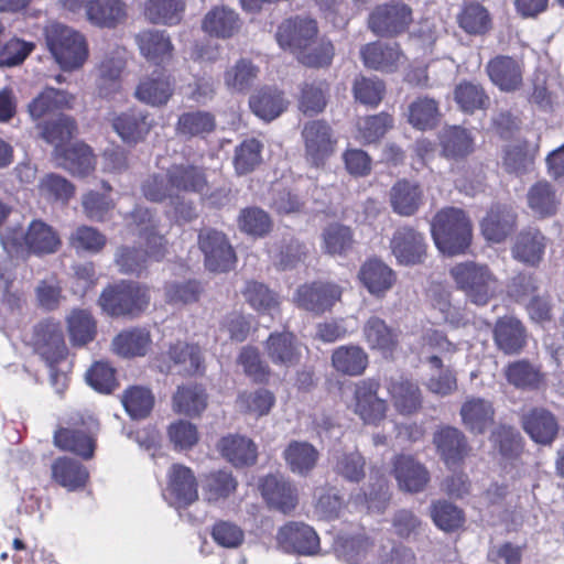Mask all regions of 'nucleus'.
I'll use <instances>...</instances> for the list:
<instances>
[{
  "instance_id": "412c9836",
  "label": "nucleus",
  "mask_w": 564,
  "mask_h": 564,
  "mask_svg": "<svg viewBox=\"0 0 564 564\" xmlns=\"http://www.w3.org/2000/svg\"><path fill=\"white\" fill-rule=\"evenodd\" d=\"M527 204L534 217L544 219L557 213L561 198L547 181H539L528 189Z\"/></svg>"
},
{
  "instance_id": "cd10ccee",
  "label": "nucleus",
  "mask_w": 564,
  "mask_h": 564,
  "mask_svg": "<svg viewBox=\"0 0 564 564\" xmlns=\"http://www.w3.org/2000/svg\"><path fill=\"white\" fill-rule=\"evenodd\" d=\"M423 200V191L417 183L401 180L390 189V203L394 213L400 216H412Z\"/></svg>"
},
{
  "instance_id": "a211bd4d",
  "label": "nucleus",
  "mask_w": 564,
  "mask_h": 564,
  "mask_svg": "<svg viewBox=\"0 0 564 564\" xmlns=\"http://www.w3.org/2000/svg\"><path fill=\"white\" fill-rule=\"evenodd\" d=\"M260 491L268 505L288 513L296 503V490L282 475H268L260 482Z\"/></svg>"
},
{
  "instance_id": "e433bc0d",
  "label": "nucleus",
  "mask_w": 564,
  "mask_h": 564,
  "mask_svg": "<svg viewBox=\"0 0 564 564\" xmlns=\"http://www.w3.org/2000/svg\"><path fill=\"white\" fill-rule=\"evenodd\" d=\"M167 177L174 195L202 193L207 185L204 172L193 165H174L167 171Z\"/></svg>"
},
{
  "instance_id": "72a5a7b5",
  "label": "nucleus",
  "mask_w": 564,
  "mask_h": 564,
  "mask_svg": "<svg viewBox=\"0 0 564 564\" xmlns=\"http://www.w3.org/2000/svg\"><path fill=\"white\" fill-rule=\"evenodd\" d=\"M393 405L401 414H412L422 405L421 390L414 381L400 377L388 387Z\"/></svg>"
},
{
  "instance_id": "7ed1b4c3",
  "label": "nucleus",
  "mask_w": 564,
  "mask_h": 564,
  "mask_svg": "<svg viewBox=\"0 0 564 564\" xmlns=\"http://www.w3.org/2000/svg\"><path fill=\"white\" fill-rule=\"evenodd\" d=\"M150 302L149 289L133 281L109 284L98 297L101 311L111 317H137Z\"/></svg>"
},
{
  "instance_id": "4be33fe9",
  "label": "nucleus",
  "mask_w": 564,
  "mask_h": 564,
  "mask_svg": "<svg viewBox=\"0 0 564 564\" xmlns=\"http://www.w3.org/2000/svg\"><path fill=\"white\" fill-rule=\"evenodd\" d=\"M460 416L465 427L473 434H484L494 423L495 409L481 398H470L460 408Z\"/></svg>"
},
{
  "instance_id": "f03ea898",
  "label": "nucleus",
  "mask_w": 564,
  "mask_h": 564,
  "mask_svg": "<svg viewBox=\"0 0 564 564\" xmlns=\"http://www.w3.org/2000/svg\"><path fill=\"white\" fill-rule=\"evenodd\" d=\"M431 232L437 249L448 256L464 253L473 237L470 219L464 210L454 207L444 208L435 215Z\"/></svg>"
},
{
  "instance_id": "ea45409f",
  "label": "nucleus",
  "mask_w": 564,
  "mask_h": 564,
  "mask_svg": "<svg viewBox=\"0 0 564 564\" xmlns=\"http://www.w3.org/2000/svg\"><path fill=\"white\" fill-rule=\"evenodd\" d=\"M283 457L292 473L304 476L315 467L318 452L307 442L292 441L284 449Z\"/></svg>"
},
{
  "instance_id": "9b49d317",
  "label": "nucleus",
  "mask_w": 564,
  "mask_h": 564,
  "mask_svg": "<svg viewBox=\"0 0 564 564\" xmlns=\"http://www.w3.org/2000/svg\"><path fill=\"white\" fill-rule=\"evenodd\" d=\"M341 296L339 285L330 282L304 284L296 290V304L316 314L329 310Z\"/></svg>"
},
{
  "instance_id": "423d86ee",
  "label": "nucleus",
  "mask_w": 564,
  "mask_h": 564,
  "mask_svg": "<svg viewBox=\"0 0 564 564\" xmlns=\"http://www.w3.org/2000/svg\"><path fill=\"white\" fill-rule=\"evenodd\" d=\"M302 140L305 160L313 166H322L335 153L337 138L325 120H312L303 126Z\"/></svg>"
},
{
  "instance_id": "13d9d810",
  "label": "nucleus",
  "mask_w": 564,
  "mask_h": 564,
  "mask_svg": "<svg viewBox=\"0 0 564 564\" xmlns=\"http://www.w3.org/2000/svg\"><path fill=\"white\" fill-rule=\"evenodd\" d=\"M328 85L324 80L304 83L301 88L299 108L304 115L322 112L327 104Z\"/></svg>"
},
{
  "instance_id": "393cba45",
  "label": "nucleus",
  "mask_w": 564,
  "mask_h": 564,
  "mask_svg": "<svg viewBox=\"0 0 564 564\" xmlns=\"http://www.w3.org/2000/svg\"><path fill=\"white\" fill-rule=\"evenodd\" d=\"M238 14L227 7H215L208 11L202 22V29L218 39L232 37L240 29Z\"/></svg>"
},
{
  "instance_id": "5701e85b",
  "label": "nucleus",
  "mask_w": 564,
  "mask_h": 564,
  "mask_svg": "<svg viewBox=\"0 0 564 564\" xmlns=\"http://www.w3.org/2000/svg\"><path fill=\"white\" fill-rule=\"evenodd\" d=\"M141 54L156 64L172 58L173 44L165 31L145 30L135 36Z\"/></svg>"
},
{
  "instance_id": "f257e3e1",
  "label": "nucleus",
  "mask_w": 564,
  "mask_h": 564,
  "mask_svg": "<svg viewBox=\"0 0 564 564\" xmlns=\"http://www.w3.org/2000/svg\"><path fill=\"white\" fill-rule=\"evenodd\" d=\"M0 241L11 258L53 253L61 245L56 231L42 220H33L26 230L21 227L7 228Z\"/></svg>"
},
{
  "instance_id": "338daca9",
  "label": "nucleus",
  "mask_w": 564,
  "mask_h": 564,
  "mask_svg": "<svg viewBox=\"0 0 564 564\" xmlns=\"http://www.w3.org/2000/svg\"><path fill=\"white\" fill-rule=\"evenodd\" d=\"M76 130L75 121L67 116H59L46 122L43 128V138L55 145L54 154H59L64 149L63 144L72 138Z\"/></svg>"
},
{
  "instance_id": "de8ad7c7",
  "label": "nucleus",
  "mask_w": 564,
  "mask_h": 564,
  "mask_svg": "<svg viewBox=\"0 0 564 564\" xmlns=\"http://www.w3.org/2000/svg\"><path fill=\"white\" fill-rule=\"evenodd\" d=\"M33 344L43 352H63L66 345L61 324L53 319L39 323L34 327Z\"/></svg>"
},
{
  "instance_id": "f8f14e48",
  "label": "nucleus",
  "mask_w": 564,
  "mask_h": 564,
  "mask_svg": "<svg viewBox=\"0 0 564 564\" xmlns=\"http://www.w3.org/2000/svg\"><path fill=\"white\" fill-rule=\"evenodd\" d=\"M169 484L165 497L169 502L176 507H185L198 498L197 482L191 468L174 464L169 470Z\"/></svg>"
},
{
  "instance_id": "c03bdc74",
  "label": "nucleus",
  "mask_w": 564,
  "mask_h": 564,
  "mask_svg": "<svg viewBox=\"0 0 564 564\" xmlns=\"http://www.w3.org/2000/svg\"><path fill=\"white\" fill-rule=\"evenodd\" d=\"M441 117L438 102L429 97H419L408 108L409 123L421 131L433 129Z\"/></svg>"
},
{
  "instance_id": "20e7f679",
  "label": "nucleus",
  "mask_w": 564,
  "mask_h": 564,
  "mask_svg": "<svg viewBox=\"0 0 564 564\" xmlns=\"http://www.w3.org/2000/svg\"><path fill=\"white\" fill-rule=\"evenodd\" d=\"M51 54L64 70L79 68L88 57L85 36L65 24L53 22L44 29Z\"/></svg>"
},
{
  "instance_id": "b1692460",
  "label": "nucleus",
  "mask_w": 564,
  "mask_h": 564,
  "mask_svg": "<svg viewBox=\"0 0 564 564\" xmlns=\"http://www.w3.org/2000/svg\"><path fill=\"white\" fill-rule=\"evenodd\" d=\"M524 431L540 444H551L558 431L554 415L544 409H533L522 417Z\"/></svg>"
},
{
  "instance_id": "c756f323",
  "label": "nucleus",
  "mask_w": 564,
  "mask_h": 564,
  "mask_svg": "<svg viewBox=\"0 0 564 564\" xmlns=\"http://www.w3.org/2000/svg\"><path fill=\"white\" fill-rule=\"evenodd\" d=\"M360 55L366 67L383 72H392L402 57L397 44H383L381 42L364 45Z\"/></svg>"
},
{
  "instance_id": "0e129e2a",
  "label": "nucleus",
  "mask_w": 564,
  "mask_h": 564,
  "mask_svg": "<svg viewBox=\"0 0 564 564\" xmlns=\"http://www.w3.org/2000/svg\"><path fill=\"white\" fill-rule=\"evenodd\" d=\"M521 437L519 432L507 425L497 426L490 434V442L495 451L502 458L511 459L518 456L521 451Z\"/></svg>"
},
{
  "instance_id": "79ce46f5",
  "label": "nucleus",
  "mask_w": 564,
  "mask_h": 564,
  "mask_svg": "<svg viewBox=\"0 0 564 564\" xmlns=\"http://www.w3.org/2000/svg\"><path fill=\"white\" fill-rule=\"evenodd\" d=\"M52 476L61 486L68 490H76L85 486L88 471L78 460L61 457L52 465Z\"/></svg>"
},
{
  "instance_id": "2f4dec72",
  "label": "nucleus",
  "mask_w": 564,
  "mask_h": 564,
  "mask_svg": "<svg viewBox=\"0 0 564 564\" xmlns=\"http://www.w3.org/2000/svg\"><path fill=\"white\" fill-rule=\"evenodd\" d=\"M358 276L365 288L373 295L386 293L395 281L393 271L378 259H370L365 262Z\"/></svg>"
},
{
  "instance_id": "6ab92c4d",
  "label": "nucleus",
  "mask_w": 564,
  "mask_h": 564,
  "mask_svg": "<svg viewBox=\"0 0 564 564\" xmlns=\"http://www.w3.org/2000/svg\"><path fill=\"white\" fill-rule=\"evenodd\" d=\"M433 443L447 466H455L468 454L467 438L453 426H443L434 433Z\"/></svg>"
},
{
  "instance_id": "a878e982",
  "label": "nucleus",
  "mask_w": 564,
  "mask_h": 564,
  "mask_svg": "<svg viewBox=\"0 0 564 564\" xmlns=\"http://www.w3.org/2000/svg\"><path fill=\"white\" fill-rule=\"evenodd\" d=\"M57 164L69 173L86 176L94 171L96 165L91 149L82 142H76L55 154Z\"/></svg>"
},
{
  "instance_id": "603ef678",
  "label": "nucleus",
  "mask_w": 564,
  "mask_h": 564,
  "mask_svg": "<svg viewBox=\"0 0 564 564\" xmlns=\"http://www.w3.org/2000/svg\"><path fill=\"white\" fill-rule=\"evenodd\" d=\"M54 444L63 449L73 452L85 459L94 454V441L83 431L73 429H61L54 434Z\"/></svg>"
},
{
  "instance_id": "1a4fd4ad",
  "label": "nucleus",
  "mask_w": 564,
  "mask_h": 564,
  "mask_svg": "<svg viewBox=\"0 0 564 564\" xmlns=\"http://www.w3.org/2000/svg\"><path fill=\"white\" fill-rule=\"evenodd\" d=\"M317 34L318 28L315 20L296 17L282 22L278 28L275 37L282 48H288L295 55L306 45L312 44Z\"/></svg>"
},
{
  "instance_id": "49530a36",
  "label": "nucleus",
  "mask_w": 564,
  "mask_h": 564,
  "mask_svg": "<svg viewBox=\"0 0 564 564\" xmlns=\"http://www.w3.org/2000/svg\"><path fill=\"white\" fill-rule=\"evenodd\" d=\"M364 336L372 350L392 351L398 346V334L379 317H370L365 327Z\"/></svg>"
},
{
  "instance_id": "4d7b16f0",
  "label": "nucleus",
  "mask_w": 564,
  "mask_h": 564,
  "mask_svg": "<svg viewBox=\"0 0 564 564\" xmlns=\"http://www.w3.org/2000/svg\"><path fill=\"white\" fill-rule=\"evenodd\" d=\"M454 100L459 109L466 113L485 109L489 104V97L484 88L471 82H463L455 87Z\"/></svg>"
},
{
  "instance_id": "aec40b11",
  "label": "nucleus",
  "mask_w": 564,
  "mask_h": 564,
  "mask_svg": "<svg viewBox=\"0 0 564 564\" xmlns=\"http://www.w3.org/2000/svg\"><path fill=\"white\" fill-rule=\"evenodd\" d=\"M547 239L538 228H527L521 230L512 247V256L518 261L536 265L541 262Z\"/></svg>"
},
{
  "instance_id": "c9c22d12",
  "label": "nucleus",
  "mask_w": 564,
  "mask_h": 564,
  "mask_svg": "<svg viewBox=\"0 0 564 564\" xmlns=\"http://www.w3.org/2000/svg\"><path fill=\"white\" fill-rule=\"evenodd\" d=\"M495 340L505 352H516L523 349L527 335L521 322L511 316L500 318L495 327Z\"/></svg>"
},
{
  "instance_id": "473e14b6",
  "label": "nucleus",
  "mask_w": 564,
  "mask_h": 564,
  "mask_svg": "<svg viewBox=\"0 0 564 564\" xmlns=\"http://www.w3.org/2000/svg\"><path fill=\"white\" fill-rule=\"evenodd\" d=\"M127 18V6L122 0H91L87 21L99 28H115Z\"/></svg>"
},
{
  "instance_id": "680f3d73",
  "label": "nucleus",
  "mask_w": 564,
  "mask_h": 564,
  "mask_svg": "<svg viewBox=\"0 0 564 564\" xmlns=\"http://www.w3.org/2000/svg\"><path fill=\"white\" fill-rule=\"evenodd\" d=\"M334 45L324 37L313 40L312 44L299 51L295 56L300 63L308 67L328 66L334 57Z\"/></svg>"
},
{
  "instance_id": "6e6d98bb",
  "label": "nucleus",
  "mask_w": 564,
  "mask_h": 564,
  "mask_svg": "<svg viewBox=\"0 0 564 564\" xmlns=\"http://www.w3.org/2000/svg\"><path fill=\"white\" fill-rule=\"evenodd\" d=\"M459 26L468 34L481 35L491 28L488 10L478 2L466 4L458 15Z\"/></svg>"
},
{
  "instance_id": "0eeeda50",
  "label": "nucleus",
  "mask_w": 564,
  "mask_h": 564,
  "mask_svg": "<svg viewBox=\"0 0 564 564\" xmlns=\"http://www.w3.org/2000/svg\"><path fill=\"white\" fill-rule=\"evenodd\" d=\"M412 22L411 8L401 2L377 6L369 15L368 26L377 35H395L405 31Z\"/></svg>"
},
{
  "instance_id": "2eb2a0df",
  "label": "nucleus",
  "mask_w": 564,
  "mask_h": 564,
  "mask_svg": "<svg viewBox=\"0 0 564 564\" xmlns=\"http://www.w3.org/2000/svg\"><path fill=\"white\" fill-rule=\"evenodd\" d=\"M379 383L364 380L356 384L354 411L367 424H378L384 419L387 403L378 397Z\"/></svg>"
},
{
  "instance_id": "6e6552de",
  "label": "nucleus",
  "mask_w": 564,
  "mask_h": 564,
  "mask_svg": "<svg viewBox=\"0 0 564 564\" xmlns=\"http://www.w3.org/2000/svg\"><path fill=\"white\" fill-rule=\"evenodd\" d=\"M198 246L209 271L224 272L232 268L236 257L223 232L210 228L200 230Z\"/></svg>"
},
{
  "instance_id": "f704fd0d",
  "label": "nucleus",
  "mask_w": 564,
  "mask_h": 564,
  "mask_svg": "<svg viewBox=\"0 0 564 564\" xmlns=\"http://www.w3.org/2000/svg\"><path fill=\"white\" fill-rule=\"evenodd\" d=\"M249 105L257 117L271 121L286 109L288 102L280 90L264 87L250 97Z\"/></svg>"
},
{
  "instance_id": "bb28decb",
  "label": "nucleus",
  "mask_w": 564,
  "mask_h": 564,
  "mask_svg": "<svg viewBox=\"0 0 564 564\" xmlns=\"http://www.w3.org/2000/svg\"><path fill=\"white\" fill-rule=\"evenodd\" d=\"M487 73L491 82L505 91L516 90L522 84L521 66L509 56L491 59L487 65Z\"/></svg>"
},
{
  "instance_id": "f3484780",
  "label": "nucleus",
  "mask_w": 564,
  "mask_h": 564,
  "mask_svg": "<svg viewBox=\"0 0 564 564\" xmlns=\"http://www.w3.org/2000/svg\"><path fill=\"white\" fill-rule=\"evenodd\" d=\"M516 225V210L509 205L497 204L481 219L480 229L487 241L500 243L514 230Z\"/></svg>"
},
{
  "instance_id": "9d476101",
  "label": "nucleus",
  "mask_w": 564,
  "mask_h": 564,
  "mask_svg": "<svg viewBox=\"0 0 564 564\" xmlns=\"http://www.w3.org/2000/svg\"><path fill=\"white\" fill-rule=\"evenodd\" d=\"M279 545L285 552L313 555L319 550V538L315 530L300 522H290L282 527L276 535Z\"/></svg>"
},
{
  "instance_id": "58836bf2",
  "label": "nucleus",
  "mask_w": 564,
  "mask_h": 564,
  "mask_svg": "<svg viewBox=\"0 0 564 564\" xmlns=\"http://www.w3.org/2000/svg\"><path fill=\"white\" fill-rule=\"evenodd\" d=\"M216 129L212 112L195 110L182 113L176 122V133L184 138H205Z\"/></svg>"
},
{
  "instance_id": "69168bd1",
  "label": "nucleus",
  "mask_w": 564,
  "mask_h": 564,
  "mask_svg": "<svg viewBox=\"0 0 564 564\" xmlns=\"http://www.w3.org/2000/svg\"><path fill=\"white\" fill-rule=\"evenodd\" d=\"M392 126L393 119L386 112L366 117L358 122L357 139L365 144L373 143L381 139Z\"/></svg>"
},
{
  "instance_id": "ddd939ff",
  "label": "nucleus",
  "mask_w": 564,
  "mask_h": 564,
  "mask_svg": "<svg viewBox=\"0 0 564 564\" xmlns=\"http://www.w3.org/2000/svg\"><path fill=\"white\" fill-rule=\"evenodd\" d=\"M390 248L398 262L405 265L421 263L426 254L424 236L411 227L398 228Z\"/></svg>"
},
{
  "instance_id": "4468645a",
  "label": "nucleus",
  "mask_w": 564,
  "mask_h": 564,
  "mask_svg": "<svg viewBox=\"0 0 564 564\" xmlns=\"http://www.w3.org/2000/svg\"><path fill=\"white\" fill-rule=\"evenodd\" d=\"M392 475L399 488L406 492H420L430 481L426 467L411 455L400 454L392 459Z\"/></svg>"
},
{
  "instance_id": "e2e57ef3",
  "label": "nucleus",
  "mask_w": 564,
  "mask_h": 564,
  "mask_svg": "<svg viewBox=\"0 0 564 564\" xmlns=\"http://www.w3.org/2000/svg\"><path fill=\"white\" fill-rule=\"evenodd\" d=\"M323 249L326 253L345 254L354 243L352 232L349 227L340 224H332L323 231Z\"/></svg>"
},
{
  "instance_id": "a19ab883",
  "label": "nucleus",
  "mask_w": 564,
  "mask_h": 564,
  "mask_svg": "<svg viewBox=\"0 0 564 564\" xmlns=\"http://www.w3.org/2000/svg\"><path fill=\"white\" fill-rule=\"evenodd\" d=\"M172 95L173 85L166 76H159L156 78L148 77L142 79L134 93L138 100L152 107L165 105Z\"/></svg>"
},
{
  "instance_id": "5fc2aeb1",
  "label": "nucleus",
  "mask_w": 564,
  "mask_h": 564,
  "mask_svg": "<svg viewBox=\"0 0 564 564\" xmlns=\"http://www.w3.org/2000/svg\"><path fill=\"white\" fill-rule=\"evenodd\" d=\"M151 335L147 328L131 327L117 334L112 341L113 352H142L151 349Z\"/></svg>"
},
{
  "instance_id": "8fccbe9b",
  "label": "nucleus",
  "mask_w": 564,
  "mask_h": 564,
  "mask_svg": "<svg viewBox=\"0 0 564 564\" xmlns=\"http://www.w3.org/2000/svg\"><path fill=\"white\" fill-rule=\"evenodd\" d=\"M121 403L132 420H142L151 413L154 397L149 389L133 386L124 390L121 395Z\"/></svg>"
},
{
  "instance_id": "a18cd8bd",
  "label": "nucleus",
  "mask_w": 564,
  "mask_h": 564,
  "mask_svg": "<svg viewBox=\"0 0 564 564\" xmlns=\"http://www.w3.org/2000/svg\"><path fill=\"white\" fill-rule=\"evenodd\" d=\"M133 218L141 226L140 236L145 240L148 250L144 251L149 258L160 260L164 256L165 240L158 234L153 215L149 209L138 207L133 212Z\"/></svg>"
},
{
  "instance_id": "052dcab7",
  "label": "nucleus",
  "mask_w": 564,
  "mask_h": 564,
  "mask_svg": "<svg viewBox=\"0 0 564 564\" xmlns=\"http://www.w3.org/2000/svg\"><path fill=\"white\" fill-rule=\"evenodd\" d=\"M259 68L249 59L241 58L224 74V83L230 90L246 91L257 79Z\"/></svg>"
},
{
  "instance_id": "864d4df0",
  "label": "nucleus",
  "mask_w": 564,
  "mask_h": 564,
  "mask_svg": "<svg viewBox=\"0 0 564 564\" xmlns=\"http://www.w3.org/2000/svg\"><path fill=\"white\" fill-rule=\"evenodd\" d=\"M207 405V397L198 386L180 387L173 397V409L180 414L199 415Z\"/></svg>"
},
{
  "instance_id": "3c124183",
  "label": "nucleus",
  "mask_w": 564,
  "mask_h": 564,
  "mask_svg": "<svg viewBox=\"0 0 564 564\" xmlns=\"http://www.w3.org/2000/svg\"><path fill=\"white\" fill-rule=\"evenodd\" d=\"M238 481L226 470H218L206 476L203 484L205 500L217 503L230 497L237 489Z\"/></svg>"
},
{
  "instance_id": "dca6fc26",
  "label": "nucleus",
  "mask_w": 564,
  "mask_h": 564,
  "mask_svg": "<svg viewBox=\"0 0 564 564\" xmlns=\"http://www.w3.org/2000/svg\"><path fill=\"white\" fill-rule=\"evenodd\" d=\"M153 127V119L149 112L140 109H129L120 112L112 119V128L127 144H137L143 141Z\"/></svg>"
},
{
  "instance_id": "4c0bfd02",
  "label": "nucleus",
  "mask_w": 564,
  "mask_h": 564,
  "mask_svg": "<svg viewBox=\"0 0 564 564\" xmlns=\"http://www.w3.org/2000/svg\"><path fill=\"white\" fill-rule=\"evenodd\" d=\"M440 144L443 155L454 160L464 159L474 151V138L466 129L457 126L442 130Z\"/></svg>"
},
{
  "instance_id": "774afa93",
  "label": "nucleus",
  "mask_w": 564,
  "mask_h": 564,
  "mask_svg": "<svg viewBox=\"0 0 564 564\" xmlns=\"http://www.w3.org/2000/svg\"><path fill=\"white\" fill-rule=\"evenodd\" d=\"M238 226L240 230L248 235L263 237L270 231L272 221L263 209L248 207L240 212Z\"/></svg>"
},
{
  "instance_id": "7c9ffc66",
  "label": "nucleus",
  "mask_w": 564,
  "mask_h": 564,
  "mask_svg": "<svg viewBox=\"0 0 564 564\" xmlns=\"http://www.w3.org/2000/svg\"><path fill=\"white\" fill-rule=\"evenodd\" d=\"M66 324L69 340L75 348L85 347L97 335V321L88 310H72Z\"/></svg>"
},
{
  "instance_id": "37998d69",
  "label": "nucleus",
  "mask_w": 564,
  "mask_h": 564,
  "mask_svg": "<svg viewBox=\"0 0 564 564\" xmlns=\"http://www.w3.org/2000/svg\"><path fill=\"white\" fill-rule=\"evenodd\" d=\"M184 10L183 0H147L144 15L153 24L176 25Z\"/></svg>"
},
{
  "instance_id": "c85d7f7f",
  "label": "nucleus",
  "mask_w": 564,
  "mask_h": 564,
  "mask_svg": "<svg viewBox=\"0 0 564 564\" xmlns=\"http://www.w3.org/2000/svg\"><path fill=\"white\" fill-rule=\"evenodd\" d=\"M217 448L236 467L252 465L257 460V446L246 436H225L218 442Z\"/></svg>"
},
{
  "instance_id": "39448f33",
  "label": "nucleus",
  "mask_w": 564,
  "mask_h": 564,
  "mask_svg": "<svg viewBox=\"0 0 564 564\" xmlns=\"http://www.w3.org/2000/svg\"><path fill=\"white\" fill-rule=\"evenodd\" d=\"M449 274L458 290L476 305H486L496 294L499 282L487 264L466 261L455 264Z\"/></svg>"
},
{
  "instance_id": "bf43d9fd",
  "label": "nucleus",
  "mask_w": 564,
  "mask_h": 564,
  "mask_svg": "<svg viewBox=\"0 0 564 564\" xmlns=\"http://www.w3.org/2000/svg\"><path fill=\"white\" fill-rule=\"evenodd\" d=\"M262 149V143L254 138L246 139L238 144L234 154L236 173L246 175L252 172L261 163Z\"/></svg>"
},
{
  "instance_id": "09e8293b",
  "label": "nucleus",
  "mask_w": 564,
  "mask_h": 564,
  "mask_svg": "<svg viewBox=\"0 0 564 564\" xmlns=\"http://www.w3.org/2000/svg\"><path fill=\"white\" fill-rule=\"evenodd\" d=\"M74 97L65 90L46 87L29 105V112L33 119H40L55 109L70 108Z\"/></svg>"
}]
</instances>
